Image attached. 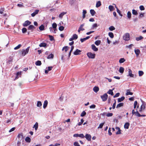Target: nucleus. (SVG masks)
<instances>
[{
  "label": "nucleus",
  "instance_id": "obj_1",
  "mask_svg": "<svg viewBox=\"0 0 146 146\" xmlns=\"http://www.w3.org/2000/svg\"><path fill=\"white\" fill-rule=\"evenodd\" d=\"M30 47H28L26 49H23L22 50V55L24 56L27 54L29 51Z\"/></svg>",
  "mask_w": 146,
  "mask_h": 146
},
{
  "label": "nucleus",
  "instance_id": "obj_2",
  "mask_svg": "<svg viewBox=\"0 0 146 146\" xmlns=\"http://www.w3.org/2000/svg\"><path fill=\"white\" fill-rule=\"evenodd\" d=\"M123 38L125 41H128L130 39V35L129 33H126L124 34L123 36Z\"/></svg>",
  "mask_w": 146,
  "mask_h": 146
},
{
  "label": "nucleus",
  "instance_id": "obj_3",
  "mask_svg": "<svg viewBox=\"0 0 146 146\" xmlns=\"http://www.w3.org/2000/svg\"><path fill=\"white\" fill-rule=\"evenodd\" d=\"M87 55L89 58L92 59L94 58H95L96 56L95 54H93L91 52H88Z\"/></svg>",
  "mask_w": 146,
  "mask_h": 146
},
{
  "label": "nucleus",
  "instance_id": "obj_4",
  "mask_svg": "<svg viewBox=\"0 0 146 146\" xmlns=\"http://www.w3.org/2000/svg\"><path fill=\"white\" fill-rule=\"evenodd\" d=\"M108 95L106 93L104 94L103 95L101 96V98L103 102L106 101L108 99Z\"/></svg>",
  "mask_w": 146,
  "mask_h": 146
},
{
  "label": "nucleus",
  "instance_id": "obj_5",
  "mask_svg": "<svg viewBox=\"0 0 146 146\" xmlns=\"http://www.w3.org/2000/svg\"><path fill=\"white\" fill-rule=\"evenodd\" d=\"M73 137H79L82 138L85 137V136L83 133H81L80 134H75L73 135Z\"/></svg>",
  "mask_w": 146,
  "mask_h": 146
},
{
  "label": "nucleus",
  "instance_id": "obj_6",
  "mask_svg": "<svg viewBox=\"0 0 146 146\" xmlns=\"http://www.w3.org/2000/svg\"><path fill=\"white\" fill-rule=\"evenodd\" d=\"M31 23V22L27 20L23 24V25L24 27H26L28 25H30Z\"/></svg>",
  "mask_w": 146,
  "mask_h": 146
},
{
  "label": "nucleus",
  "instance_id": "obj_7",
  "mask_svg": "<svg viewBox=\"0 0 146 146\" xmlns=\"http://www.w3.org/2000/svg\"><path fill=\"white\" fill-rule=\"evenodd\" d=\"M141 100L142 104L140 108L143 110H144L145 108V106H146V104L144 101L142 100L141 99Z\"/></svg>",
  "mask_w": 146,
  "mask_h": 146
},
{
  "label": "nucleus",
  "instance_id": "obj_8",
  "mask_svg": "<svg viewBox=\"0 0 146 146\" xmlns=\"http://www.w3.org/2000/svg\"><path fill=\"white\" fill-rule=\"evenodd\" d=\"M86 139L88 141H90L91 140V136L90 134H86L85 136Z\"/></svg>",
  "mask_w": 146,
  "mask_h": 146
},
{
  "label": "nucleus",
  "instance_id": "obj_9",
  "mask_svg": "<svg viewBox=\"0 0 146 146\" xmlns=\"http://www.w3.org/2000/svg\"><path fill=\"white\" fill-rule=\"evenodd\" d=\"M81 52V51L78 50V49H77L76 51H75L74 52V54L75 55H78L79 54H80V52Z\"/></svg>",
  "mask_w": 146,
  "mask_h": 146
},
{
  "label": "nucleus",
  "instance_id": "obj_10",
  "mask_svg": "<svg viewBox=\"0 0 146 146\" xmlns=\"http://www.w3.org/2000/svg\"><path fill=\"white\" fill-rule=\"evenodd\" d=\"M134 52L137 56H138L140 53V50L138 49H135L134 50Z\"/></svg>",
  "mask_w": 146,
  "mask_h": 146
},
{
  "label": "nucleus",
  "instance_id": "obj_11",
  "mask_svg": "<svg viewBox=\"0 0 146 146\" xmlns=\"http://www.w3.org/2000/svg\"><path fill=\"white\" fill-rule=\"evenodd\" d=\"M92 48L94 51H97L98 50V49L96 46L94 44H92L91 45Z\"/></svg>",
  "mask_w": 146,
  "mask_h": 146
},
{
  "label": "nucleus",
  "instance_id": "obj_12",
  "mask_svg": "<svg viewBox=\"0 0 146 146\" xmlns=\"http://www.w3.org/2000/svg\"><path fill=\"white\" fill-rule=\"evenodd\" d=\"M67 12H63L59 15L58 17L60 19H62V18L63 16Z\"/></svg>",
  "mask_w": 146,
  "mask_h": 146
},
{
  "label": "nucleus",
  "instance_id": "obj_13",
  "mask_svg": "<svg viewBox=\"0 0 146 146\" xmlns=\"http://www.w3.org/2000/svg\"><path fill=\"white\" fill-rule=\"evenodd\" d=\"M39 11V10H36L33 13L31 14V16L32 17H34L35 15L38 13Z\"/></svg>",
  "mask_w": 146,
  "mask_h": 146
},
{
  "label": "nucleus",
  "instance_id": "obj_14",
  "mask_svg": "<svg viewBox=\"0 0 146 146\" xmlns=\"http://www.w3.org/2000/svg\"><path fill=\"white\" fill-rule=\"evenodd\" d=\"M128 75L127 76H129L131 77H134V75L132 73V71L130 69H129V71H128Z\"/></svg>",
  "mask_w": 146,
  "mask_h": 146
},
{
  "label": "nucleus",
  "instance_id": "obj_15",
  "mask_svg": "<svg viewBox=\"0 0 146 146\" xmlns=\"http://www.w3.org/2000/svg\"><path fill=\"white\" fill-rule=\"evenodd\" d=\"M99 88L98 87L95 86L93 88V90L96 93H97L99 90Z\"/></svg>",
  "mask_w": 146,
  "mask_h": 146
},
{
  "label": "nucleus",
  "instance_id": "obj_16",
  "mask_svg": "<svg viewBox=\"0 0 146 146\" xmlns=\"http://www.w3.org/2000/svg\"><path fill=\"white\" fill-rule=\"evenodd\" d=\"M35 28V27L32 25H30L28 27V30H31L32 31H33V30Z\"/></svg>",
  "mask_w": 146,
  "mask_h": 146
},
{
  "label": "nucleus",
  "instance_id": "obj_17",
  "mask_svg": "<svg viewBox=\"0 0 146 146\" xmlns=\"http://www.w3.org/2000/svg\"><path fill=\"white\" fill-rule=\"evenodd\" d=\"M129 123L128 122L126 123H125L124 125V127L125 129H128L129 128Z\"/></svg>",
  "mask_w": 146,
  "mask_h": 146
},
{
  "label": "nucleus",
  "instance_id": "obj_18",
  "mask_svg": "<svg viewBox=\"0 0 146 146\" xmlns=\"http://www.w3.org/2000/svg\"><path fill=\"white\" fill-rule=\"evenodd\" d=\"M126 92H126V93L125 94V95L126 96H128V95H132L133 94V93L132 92H130L129 90H127Z\"/></svg>",
  "mask_w": 146,
  "mask_h": 146
},
{
  "label": "nucleus",
  "instance_id": "obj_19",
  "mask_svg": "<svg viewBox=\"0 0 146 146\" xmlns=\"http://www.w3.org/2000/svg\"><path fill=\"white\" fill-rule=\"evenodd\" d=\"M131 12L129 11H128L127 14V17L129 19H131Z\"/></svg>",
  "mask_w": 146,
  "mask_h": 146
},
{
  "label": "nucleus",
  "instance_id": "obj_20",
  "mask_svg": "<svg viewBox=\"0 0 146 146\" xmlns=\"http://www.w3.org/2000/svg\"><path fill=\"white\" fill-rule=\"evenodd\" d=\"M125 98L124 96H122L120 98H119L118 99V102H121L123 101Z\"/></svg>",
  "mask_w": 146,
  "mask_h": 146
},
{
  "label": "nucleus",
  "instance_id": "obj_21",
  "mask_svg": "<svg viewBox=\"0 0 146 146\" xmlns=\"http://www.w3.org/2000/svg\"><path fill=\"white\" fill-rule=\"evenodd\" d=\"M48 101L47 100H46L44 101L43 104V108L44 109H45L47 107L48 104Z\"/></svg>",
  "mask_w": 146,
  "mask_h": 146
},
{
  "label": "nucleus",
  "instance_id": "obj_22",
  "mask_svg": "<svg viewBox=\"0 0 146 146\" xmlns=\"http://www.w3.org/2000/svg\"><path fill=\"white\" fill-rule=\"evenodd\" d=\"M90 12L92 16H94L96 13V12L94 9H91L90 11Z\"/></svg>",
  "mask_w": 146,
  "mask_h": 146
},
{
  "label": "nucleus",
  "instance_id": "obj_23",
  "mask_svg": "<svg viewBox=\"0 0 146 146\" xmlns=\"http://www.w3.org/2000/svg\"><path fill=\"white\" fill-rule=\"evenodd\" d=\"M17 137L19 139H21L23 138L24 139V138H23V134L22 133L19 134L18 135Z\"/></svg>",
  "mask_w": 146,
  "mask_h": 146
},
{
  "label": "nucleus",
  "instance_id": "obj_24",
  "mask_svg": "<svg viewBox=\"0 0 146 146\" xmlns=\"http://www.w3.org/2000/svg\"><path fill=\"white\" fill-rule=\"evenodd\" d=\"M87 12L86 10H83V15H82V18L83 19H84L86 17V13Z\"/></svg>",
  "mask_w": 146,
  "mask_h": 146
},
{
  "label": "nucleus",
  "instance_id": "obj_25",
  "mask_svg": "<svg viewBox=\"0 0 146 146\" xmlns=\"http://www.w3.org/2000/svg\"><path fill=\"white\" fill-rule=\"evenodd\" d=\"M39 46L40 47H45L46 46V44L45 42L42 43H40V44L39 45Z\"/></svg>",
  "mask_w": 146,
  "mask_h": 146
},
{
  "label": "nucleus",
  "instance_id": "obj_26",
  "mask_svg": "<svg viewBox=\"0 0 146 146\" xmlns=\"http://www.w3.org/2000/svg\"><path fill=\"white\" fill-rule=\"evenodd\" d=\"M107 93L109 94H110L111 96H113V90H109L107 92Z\"/></svg>",
  "mask_w": 146,
  "mask_h": 146
},
{
  "label": "nucleus",
  "instance_id": "obj_27",
  "mask_svg": "<svg viewBox=\"0 0 146 146\" xmlns=\"http://www.w3.org/2000/svg\"><path fill=\"white\" fill-rule=\"evenodd\" d=\"M143 37L142 36H140L139 37H137L135 38V40L137 41H139L142 39L143 38Z\"/></svg>",
  "mask_w": 146,
  "mask_h": 146
},
{
  "label": "nucleus",
  "instance_id": "obj_28",
  "mask_svg": "<svg viewBox=\"0 0 146 146\" xmlns=\"http://www.w3.org/2000/svg\"><path fill=\"white\" fill-rule=\"evenodd\" d=\"M123 103H120L118 104L116 106V108H118L120 107H122L123 106Z\"/></svg>",
  "mask_w": 146,
  "mask_h": 146
},
{
  "label": "nucleus",
  "instance_id": "obj_29",
  "mask_svg": "<svg viewBox=\"0 0 146 146\" xmlns=\"http://www.w3.org/2000/svg\"><path fill=\"white\" fill-rule=\"evenodd\" d=\"M101 43V41L100 40H97L95 42V44L97 46L99 45Z\"/></svg>",
  "mask_w": 146,
  "mask_h": 146
},
{
  "label": "nucleus",
  "instance_id": "obj_30",
  "mask_svg": "<svg viewBox=\"0 0 146 146\" xmlns=\"http://www.w3.org/2000/svg\"><path fill=\"white\" fill-rule=\"evenodd\" d=\"M132 13L133 14L135 15H137L138 14L137 11L135 9L132 10Z\"/></svg>",
  "mask_w": 146,
  "mask_h": 146
},
{
  "label": "nucleus",
  "instance_id": "obj_31",
  "mask_svg": "<svg viewBox=\"0 0 146 146\" xmlns=\"http://www.w3.org/2000/svg\"><path fill=\"white\" fill-rule=\"evenodd\" d=\"M38 126V123L37 122H36L35 124L34 125L33 128H34L36 130L37 129Z\"/></svg>",
  "mask_w": 146,
  "mask_h": 146
},
{
  "label": "nucleus",
  "instance_id": "obj_32",
  "mask_svg": "<svg viewBox=\"0 0 146 146\" xmlns=\"http://www.w3.org/2000/svg\"><path fill=\"white\" fill-rule=\"evenodd\" d=\"M74 48V46H72L71 47V50H70V51L69 52V55H68V57H70V56L71 54V52H72Z\"/></svg>",
  "mask_w": 146,
  "mask_h": 146
},
{
  "label": "nucleus",
  "instance_id": "obj_33",
  "mask_svg": "<svg viewBox=\"0 0 146 146\" xmlns=\"http://www.w3.org/2000/svg\"><path fill=\"white\" fill-rule=\"evenodd\" d=\"M101 5V2L100 1H98L96 3V7L98 8L100 7Z\"/></svg>",
  "mask_w": 146,
  "mask_h": 146
},
{
  "label": "nucleus",
  "instance_id": "obj_34",
  "mask_svg": "<svg viewBox=\"0 0 146 146\" xmlns=\"http://www.w3.org/2000/svg\"><path fill=\"white\" fill-rule=\"evenodd\" d=\"M97 27V23H95L92 25V27L91 28V29H96V28Z\"/></svg>",
  "mask_w": 146,
  "mask_h": 146
},
{
  "label": "nucleus",
  "instance_id": "obj_35",
  "mask_svg": "<svg viewBox=\"0 0 146 146\" xmlns=\"http://www.w3.org/2000/svg\"><path fill=\"white\" fill-rule=\"evenodd\" d=\"M41 64V61L40 60H38L35 62V64L36 66H40Z\"/></svg>",
  "mask_w": 146,
  "mask_h": 146
},
{
  "label": "nucleus",
  "instance_id": "obj_36",
  "mask_svg": "<svg viewBox=\"0 0 146 146\" xmlns=\"http://www.w3.org/2000/svg\"><path fill=\"white\" fill-rule=\"evenodd\" d=\"M21 71L17 72L16 74V76L15 78V79H18V76H21Z\"/></svg>",
  "mask_w": 146,
  "mask_h": 146
},
{
  "label": "nucleus",
  "instance_id": "obj_37",
  "mask_svg": "<svg viewBox=\"0 0 146 146\" xmlns=\"http://www.w3.org/2000/svg\"><path fill=\"white\" fill-rule=\"evenodd\" d=\"M125 61V60L124 58H120L119 61V62L120 63H122L124 62Z\"/></svg>",
  "mask_w": 146,
  "mask_h": 146
},
{
  "label": "nucleus",
  "instance_id": "obj_38",
  "mask_svg": "<svg viewBox=\"0 0 146 146\" xmlns=\"http://www.w3.org/2000/svg\"><path fill=\"white\" fill-rule=\"evenodd\" d=\"M124 71V68L122 67H120L119 70V72L120 73H123Z\"/></svg>",
  "mask_w": 146,
  "mask_h": 146
},
{
  "label": "nucleus",
  "instance_id": "obj_39",
  "mask_svg": "<svg viewBox=\"0 0 146 146\" xmlns=\"http://www.w3.org/2000/svg\"><path fill=\"white\" fill-rule=\"evenodd\" d=\"M108 35L111 38H113L114 37V35L112 32H109L108 33Z\"/></svg>",
  "mask_w": 146,
  "mask_h": 146
},
{
  "label": "nucleus",
  "instance_id": "obj_40",
  "mask_svg": "<svg viewBox=\"0 0 146 146\" xmlns=\"http://www.w3.org/2000/svg\"><path fill=\"white\" fill-rule=\"evenodd\" d=\"M39 28L40 30L43 31L44 30V26L43 25H42L39 27Z\"/></svg>",
  "mask_w": 146,
  "mask_h": 146
},
{
  "label": "nucleus",
  "instance_id": "obj_41",
  "mask_svg": "<svg viewBox=\"0 0 146 146\" xmlns=\"http://www.w3.org/2000/svg\"><path fill=\"white\" fill-rule=\"evenodd\" d=\"M109 29L110 31H112L115 30V28L113 26H111L109 27Z\"/></svg>",
  "mask_w": 146,
  "mask_h": 146
},
{
  "label": "nucleus",
  "instance_id": "obj_42",
  "mask_svg": "<svg viewBox=\"0 0 146 146\" xmlns=\"http://www.w3.org/2000/svg\"><path fill=\"white\" fill-rule=\"evenodd\" d=\"M25 141L27 142H30L31 139L29 137H27L25 139Z\"/></svg>",
  "mask_w": 146,
  "mask_h": 146
},
{
  "label": "nucleus",
  "instance_id": "obj_43",
  "mask_svg": "<svg viewBox=\"0 0 146 146\" xmlns=\"http://www.w3.org/2000/svg\"><path fill=\"white\" fill-rule=\"evenodd\" d=\"M74 40L78 38L77 35L76 34H74L72 37Z\"/></svg>",
  "mask_w": 146,
  "mask_h": 146
},
{
  "label": "nucleus",
  "instance_id": "obj_44",
  "mask_svg": "<svg viewBox=\"0 0 146 146\" xmlns=\"http://www.w3.org/2000/svg\"><path fill=\"white\" fill-rule=\"evenodd\" d=\"M54 57V55L52 54H51L48 55L47 57L48 59L53 58Z\"/></svg>",
  "mask_w": 146,
  "mask_h": 146
},
{
  "label": "nucleus",
  "instance_id": "obj_45",
  "mask_svg": "<svg viewBox=\"0 0 146 146\" xmlns=\"http://www.w3.org/2000/svg\"><path fill=\"white\" fill-rule=\"evenodd\" d=\"M108 8L110 10V11H112L114 9V7L112 5H110L109 6Z\"/></svg>",
  "mask_w": 146,
  "mask_h": 146
},
{
  "label": "nucleus",
  "instance_id": "obj_46",
  "mask_svg": "<svg viewBox=\"0 0 146 146\" xmlns=\"http://www.w3.org/2000/svg\"><path fill=\"white\" fill-rule=\"evenodd\" d=\"M42 105L41 102L40 101H38L37 104V106L38 107H40Z\"/></svg>",
  "mask_w": 146,
  "mask_h": 146
},
{
  "label": "nucleus",
  "instance_id": "obj_47",
  "mask_svg": "<svg viewBox=\"0 0 146 146\" xmlns=\"http://www.w3.org/2000/svg\"><path fill=\"white\" fill-rule=\"evenodd\" d=\"M144 74V73L142 71H139V76H142Z\"/></svg>",
  "mask_w": 146,
  "mask_h": 146
},
{
  "label": "nucleus",
  "instance_id": "obj_48",
  "mask_svg": "<svg viewBox=\"0 0 146 146\" xmlns=\"http://www.w3.org/2000/svg\"><path fill=\"white\" fill-rule=\"evenodd\" d=\"M116 7L117 9V13L119 14V15L120 16H121V17L123 15L121 13V12L118 9V8L117 7Z\"/></svg>",
  "mask_w": 146,
  "mask_h": 146
},
{
  "label": "nucleus",
  "instance_id": "obj_49",
  "mask_svg": "<svg viewBox=\"0 0 146 146\" xmlns=\"http://www.w3.org/2000/svg\"><path fill=\"white\" fill-rule=\"evenodd\" d=\"M144 13H140V15L138 16V18L139 19H140L141 18H142L144 17Z\"/></svg>",
  "mask_w": 146,
  "mask_h": 146
},
{
  "label": "nucleus",
  "instance_id": "obj_50",
  "mask_svg": "<svg viewBox=\"0 0 146 146\" xmlns=\"http://www.w3.org/2000/svg\"><path fill=\"white\" fill-rule=\"evenodd\" d=\"M64 49L65 50V51L66 52H67L68 50V46H65L62 49V50H63Z\"/></svg>",
  "mask_w": 146,
  "mask_h": 146
},
{
  "label": "nucleus",
  "instance_id": "obj_51",
  "mask_svg": "<svg viewBox=\"0 0 146 146\" xmlns=\"http://www.w3.org/2000/svg\"><path fill=\"white\" fill-rule=\"evenodd\" d=\"M104 124V123H101L100 124L99 127H98V128H102V127Z\"/></svg>",
  "mask_w": 146,
  "mask_h": 146
},
{
  "label": "nucleus",
  "instance_id": "obj_52",
  "mask_svg": "<svg viewBox=\"0 0 146 146\" xmlns=\"http://www.w3.org/2000/svg\"><path fill=\"white\" fill-rule=\"evenodd\" d=\"M21 46V44H19L17 46L15 47L14 48V50H17V49H19V48H20V47Z\"/></svg>",
  "mask_w": 146,
  "mask_h": 146
},
{
  "label": "nucleus",
  "instance_id": "obj_53",
  "mask_svg": "<svg viewBox=\"0 0 146 146\" xmlns=\"http://www.w3.org/2000/svg\"><path fill=\"white\" fill-rule=\"evenodd\" d=\"M57 27V24L56 23H53L52 24V28H53V29H56Z\"/></svg>",
  "mask_w": 146,
  "mask_h": 146
},
{
  "label": "nucleus",
  "instance_id": "obj_54",
  "mask_svg": "<svg viewBox=\"0 0 146 146\" xmlns=\"http://www.w3.org/2000/svg\"><path fill=\"white\" fill-rule=\"evenodd\" d=\"M86 114V113L84 111H83L81 114L80 116L81 117L84 116Z\"/></svg>",
  "mask_w": 146,
  "mask_h": 146
},
{
  "label": "nucleus",
  "instance_id": "obj_55",
  "mask_svg": "<svg viewBox=\"0 0 146 146\" xmlns=\"http://www.w3.org/2000/svg\"><path fill=\"white\" fill-rule=\"evenodd\" d=\"M27 31V29L26 28L24 27L22 29V32L23 33H25Z\"/></svg>",
  "mask_w": 146,
  "mask_h": 146
},
{
  "label": "nucleus",
  "instance_id": "obj_56",
  "mask_svg": "<svg viewBox=\"0 0 146 146\" xmlns=\"http://www.w3.org/2000/svg\"><path fill=\"white\" fill-rule=\"evenodd\" d=\"M113 115V114L112 113H109L106 114V116L107 117H109L112 116Z\"/></svg>",
  "mask_w": 146,
  "mask_h": 146
},
{
  "label": "nucleus",
  "instance_id": "obj_57",
  "mask_svg": "<svg viewBox=\"0 0 146 146\" xmlns=\"http://www.w3.org/2000/svg\"><path fill=\"white\" fill-rule=\"evenodd\" d=\"M135 115L137 116H138L139 117H141V114H139V112L137 111V110L135 114Z\"/></svg>",
  "mask_w": 146,
  "mask_h": 146
},
{
  "label": "nucleus",
  "instance_id": "obj_58",
  "mask_svg": "<svg viewBox=\"0 0 146 146\" xmlns=\"http://www.w3.org/2000/svg\"><path fill=\"white\" fill-rule=\"evenodd\" d=\"M84 122V120L83 119H82L81 120V122H79L78 123V125L79 126L81 125Z\"/></svg>",
  "mask_w": 146,
  "mask_h": 146
},
{
  "label": "nucleus",
  "instance_id": "obj_59",
  "mask_svg": "<svg viewBox=\"0 0 146 146\" xmlns=\"http://www.w3.org/2000/svg\"><path fill=\"white\" fill-rule=\"evenodd\" d=\"M58 29L60 31H63L64 30V27L63 26H61L59 27Z\"/></svg>",
  "mask_w": 146,
  "mask_h": 146
},
{
  "label": "nucleus",
  "instance_id": "obj_60",
  "mask_svg": "<svg viewBox=\"0 0 146 146\" xmlns=\"http://www.w3.org/2000/svg\"><path fill=\"white\" fill-rule=\"evenodd\" d=\"M116 104V101L115 99H114V102L113 104V105L112 106V108L113 109H114L115 108V106Z\"/></svg>",
  "mask_w": 146,
  "mask_h": 146
},
{
  "label": "nucleus",
  "instance_id": "obj_61",
  "mask_svg": "<svg viewBox=\"0 0 146 146\" xmlns=\"http://www.w3.org/2000/svg\"><path fill=\"white\" fill-rule=\"evenodd\" d=\"M48 36L49 37L50 40L51 41H52L54 40V38L51 35H49Z\"/></svg>",
  "mask_w": 146,
  "mask_h": 146
},
{
  "label": "nucleus",
  "instance_id": "obj_62",
  "mask_svg": "<svg viewBox=\"0 0 146 146\" xmlns=\"http://www.w3.org/2000/svg\"><path fill=\"white\" fill-rule=\"evenodd\" d=\"M74 146H80L79 143L77 141H76L74 143Z\"/></svg>",
  "mask_w": 146,
  "mask_h": 146
},
{
  "label": "nucleus",
  "instance_id": "obj_63",
  "mask_svg": "<svg viewBox=\"0 0 146 146\" xmlns=\"http://www.w3.org/2000/svg\"><path fill=\"white\" fill-rule=\"evenodd\" d=\"M139 9L141 11H143L145 10V8L143 5L140 6L139 7Z\"/></svg>",
  "mask_w": 146,
  "mask_h": 146
},
{
  "label": "nucleus",
  "instance_id": "obj_64",
  "mask_svg": "<svg viewBox=\"0 0 146 146\" xmlns=\"http://www.w3.org/2000/svg\"><path fill=\"white\" fill-rule=\"evenodd\" d=\"M137 104V101H135L134 104V109H135L136 108Z\"/></svg>",
  "mask_w": 146,
  "mask_h": 146
}]
</instances>
